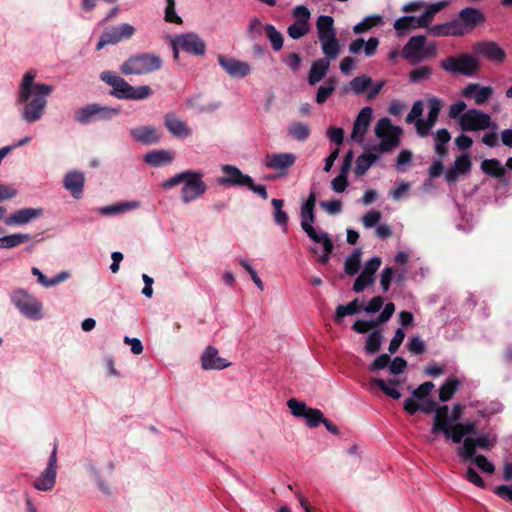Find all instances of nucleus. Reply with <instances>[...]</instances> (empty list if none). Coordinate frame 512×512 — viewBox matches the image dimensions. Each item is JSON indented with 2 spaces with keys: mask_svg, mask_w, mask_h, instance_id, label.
I'll list each match as a JSON object with an SVG mask.
<instances>
[{
  "mask_svg": "<svg viewBox=\"0 0 512 512\" xmlns=\"http://www.w3.org/2000/svg\"><path fill=\"white\" fill-rule=\"evenodd\" d=\"M461 443H463V445L456 449L457 455L463 462H471L477 456L476 450L478 449L474 438L465 437Z\"/></svg>",
  "mask_w": 512,
  "mask_h": 512,
  "instance_id": "32",
  "label": "nucleus"
},
{
  "mask_svg": "<svg viewBox=\"0 0 512 512\" xmlns=\"http://www.w3.org/2000/svg\"><path fill=\"white\" fill-rule=\"evenodd\" d=\"M451 135L445 128L439 129L435 135V153L440 157L444 158L448 154V148L446 144L450 141Z\"/></svg>",
  "mask_w": 512,
  "mask_h": 512,
  "instance_id": "41",
  "label": "nucleus"
},
{
  "mask_svg": "<svg viewBox=\"0 0 512 512\" xmlns=\"http://www.w3.org/2000/svg\"><path fill=\"white\" fill-rule=\"evenodd\" d=\"M174 38L176 40V45L181 47V50L186 53L195 56H203L206 52L205 41L196 33L190 32L180 34Z\"/></svg>",
  "mask_w": 512,
  "mask_h": 512,
  "instance_id": "14",
  "label": "nucleus"
},
{
  "mask_svg": "<svg viewBox=\"0 0 512 512\" xmlns=\"http://www.w3.org/2000/svg\"><path fill=\"white\" fill-rule=\"evenodd\" d=\"M119 113V108L92 103L75 111L74 119L80 124H88L96 120H111Z\"/></svg>",
  "mask_w": 512,
  "mask_h": 512,
  "instance_id": "4",
  "label": "nucleus"
},
{
  "mask_svg": "<svg viewBox=\"0 0 512 512\" xmlns=\"http://www.w3.org/2000/svg\"><path fill=\"white\" fill-rule=\"evenodd\" d=\"M173 160V156L166 150H157L148 152L144 156V161L154 167L169 164Z\"/></svg>",
  "mask_w": 512,
  "mask_h": 512,
  "instance_id": "36",
  "label": "nucleus"
},
{
  "mask_svg": "<svg viewBox=\"0 0 512 512\" xmlns=\"http://www.w3.org/2000/svg\"><path fill=\"white\" fill-rule=\"evenodd\" d=\"M32 239L30 234L15 233L7 236L0 237V248L10 249L20 244L28 242Z\"/></svg>",
  "mask_w": 512,
  "mask_h": 512,
  "instance_id": "42",
  "label": "nucleus"
},
{
  "mask_svg": "<svg viewBox=\"0 0 512 512\" xmlns=\"http://www.w3.org/2000/svg\"><path fill=\"white\" fill-rule=\"evenodd\" d=\"M288 132L297 141H305L309 137L311 130L307 124L294 122L289 126Z\"/></svg>",
  "mask_w": 512,
  "mask_h": 512,
  "instance_id": "51",
  "label": "nucleus"
},
{
  "mask_svg": "<svg viewBox=\"0 0 512 512\" xmlns=\"http://www.w3.org/2000/svg\"><path fill=\"white\" fill-rule=\"evenodd\" d=\"M434 388V384L430 381L424 382L419 385L416 389L413 390L412 395L415 400H423L428 399L427 397L430 395Z\"/></svg>",
  "mask_w": 512,
  "mask_h": 512,
  "instance_id": "61",
  "label": "nucleus"
},
{
  "mask_svg": "<svg viewBox=\"0 0 512 512\" xmlns=\"http://www.w3.org/2000/svg\"><path fill=\"white\" fill-rule=\"evenodd\" d=\"M362 251L360 248H356L352 254L345 260V273L353 276L358 273L361 265Z\"/></svg>",
  "mask_w": 512,
  "mask_h": 512,
  "instance_id": "48",
  "label": "nucleus"
},
{
  "mask_svg": "<svg viewBox=\"0 0 512 512\" xmlns=\"http://www.w3.org/2000/svg\"><path fill=\"white\" fill-rule=\"evenodd\" d=\"M426 37L419 35L411 37L403 48V57L406 59H419V52L423 49Z\"/></svg>",
  "mask_w": 512,
  "mask_h": 512,
  "instance_id": "31",
  "label": "nucleus"
},
{
  "mask_svg": "<svg viewBox=\"0 0 512 512\" xmlns=\"http://www.w3.org/2000/svg\"><path fill=\"white\" fill-rule=\"evenodd\" d=\"M319 41L321 43L322 51L325 55L323 59L331 61L339 55L340 45L338 39L336 38V35H331L328 38Z\"/></svg>",
  "mask_w": 512,
  "mask_h": 512,
  "instance_id": "35",
  "label": "nucleus"
},
{
  "mask_svg": "<svg viewBox=\"0 0 512 512\" xmlns=\"http://www.w3.org/2000/svg\"><path fill=\"white\" fill-rule=\"evenodd\" d=\"M455 23L459 24L461 36H464L473 31L477 26L486 22L485 15L477 8L466 7L462 9L456 19Z\"/></svg>",
  "mask_w": 512,
  "mask_h": 512,
  "instance_id": "10",
  "label": "nucleus"
},
{
  "mask_svg": "<svg viewBox=\"0 0 512 512\" xmlns=\"http://www.w3.org/2000/svg\"><path fill=\"white\" fill-rule=\"evenodd\" d=\"M131 137L144 145L157 144L161 140V133L153 126H140L130 130Z\"/></svg>",
  "mask_w": 512,
  "mask_h": 512,
  "instance_id": "21",
  "label": "nucleus"
},
{
  "mask_svg": "<svg viewBox=\"0 0 512 512\" xmlns=\"http://www.w3.org/2000/svg\"><path fill=\"white\" fill-rule=\"evenodd\" d=\"M140 206L138 201H126L100 208L98 211L102 215H115L125 211L136 209Z\"/></svg>",
  "mask_w": 512,
  "mask_h": 512,
  "instance_id": "38",
  "label": "nucleus"
},
{
  "mask_svg": "<svg viewBox=\"0 0 512 512\" xmlns=\"http://www.w3.org/2000/svg\"><path fill=\"white\" fill-rule=\"evenodd\" d=\"M440 67L454 74H462L465 76L474 75L478 69V61L469 54H460L457 57H448L440 62Z\"/></svg>",
  "mask_w": 512,
  "mask_h": 512,
  "instance_id": "7",
  "label": "nucleus"
},
{
  "mask_svg": "<svg viewBox=\"0 0 512 512\" xmlns=\"http://www.w3.org/2000/svg\"><path fill=\"white\" fill-rule=\"evenodd\" d=\"M264 26L265 25L262 24L259 18H252L246 31L247 37L255 39L257 36H260L264 30Z\"/></svg>",
  "mask_w": 512,
  "mask_h": 512,
  "instance_id": "64",
  "label": "nucleus"
},
{
  "mask_svg": "<svg viewBox=\"0 0 512 512\" xmlns=\"http://www.w3.org/2000/svg\"><path fill=\"white\" fill-rule=\"evenodd\" d=\"M64 187L72 196L76 199H79L82 196L85 177L84 174L80 171H71L68 172L64 177Z\"/></svg>",
  "mask_w": 512,
  "mask_h": 512,
  "instance_id": "24",
  "label": "nucleus"
},
{
  "mask_svg": "<svg viewBox=\"0 0 512 512\" xmlns=\"http://www.w3.org/2000/svg\"><path fill=\"white\" fill-rule=\"evenodd\" d=\"M315 205H316V192L311 190L305 203L301 206L300 217L301 227L308 237L313 241H318L317 236L320 235L314 227L313 223L316 220L315 217Z\"/></svg>",
  "mask_w": 512,
  "mask_h": 512,
  "instance_id": "9",
  "label": "nucleus"
},
{
  "mask_svg": "<svg viewBox=\"0 0 512 512\" xmlns=\"http://www.w3.org/2000/svg\"><path fill=\"white\" fill-rule=\"evenodd\" d=\"M420 401L421 403H418L415 399L408 398L405 400L403 408L410 415H413L418 411H421L427 415L433 412L435 413L438 405L436 401L430 398Z\"/></svg>",
  "mask_w": 512,
  "mask_h": 512,
  "instance_id": "25",
  "label": "nucleus"
},
{
  "mask_svg": "<svg viewBox=\"0 0 512 512\" xmlns=\"http://www.w3.org/2000/svg\"><path fill=\"white\" fill-rule=\"evenodd\" d=\"M351 90L356 94L360 95L364 93L372 85V79L369 76L361 75L354 77L349 82Z\"/></svg>",
  "mask_w": 512,
  "mask_h": 512,
  "instance_id": "52",
  "label": "nucleus"
},
{
  "mask_svg": "<svg viewBox=\"0 0 512 512\" xmlns=\"http://www.w3.org/2000/svg\"><path fill=\"white\" fill-rule=\"evenodd\" d=\"M287 406L290 408L291 413L296 417H306L310 407H307L304 402L291 398L287 401Z\"/></svg>",
  "mask_w": 512,
  "mask_h": 512,
  "instance_id": "59",
  "label": "nucleus"
},
{
  "mask_svg": "<svg viewBox=\"0 0 512 512\" xmlns=\"http://www.w3.org/2000/svg\"><path fill=\"white\" fill-rule=\"evenodd\" d=\"M324 415L321 410L316 408H310L306 414V422L310 428H316L320 423L324 421Z\"/></svg>",
  "mask_w": 512,
  "mask_h": 512,
  "instance_id": "60",
  "label": "nucleus"
},
{
  "mask_svg": "<svg viewBox=\"0 0 512 512\" xmlns=\"http://www.w3.org/2000/svg\"><path fill=\"white\" fill-rule=\"evenodd\" d=\"M37 72L27 71L19 86L18 102L24 103L22 118L33 123L38 121L44 114L47 106V97L53 92V86L45 83H36Z\"/></svg>",
  "mask_w": 512,
  "mask_h": 512,
  "instance_id": "1",
  "label": "nucleus"
},
{
  "mask_svg": "<svg viewBox=\"0 0 512 512\" xmlns=\"http://www.w3.org/2000/svg\"><path fill=\"white\" fill-rule=\"evenodd\" d=\"M225 176L218 179L220 185L246 186L252 184V178L243 174L239 168L233 165L222 166Z\"/></svg>",
  "mask_w": 512,
  "mask_h": 512,
  "instance_id": "16",
  "label": "nucleus"
},
{
  "mask_svg": "<svg viewBox=\"0 0 512 512\" xmlns=\"http://www.w3.org/2000/svg\"><path fill=\"white\" fill-rule=\"evenodd\" d=\"M466 98H474L477 105L486 103L493 95V89L490 86H480L478 83L468 84L462 91Z\"/></svg>",
  "mask_w": 512,
  "mask_h": 512,
  "instance_id": "23",
  "label": "nucleus"
},
{
  "mask_svg": "<svg viewBox=\"0 0 512 512\" xmlns=\"http://www.w3.org/2000/svg\"><path fill=\"white\" fill-rule=\"evenodd\" d=\"M13 305L27 318L40 319L42 317L41 303L25 289H17L10 295Z\"/></svg>",
  "mask_w": 512,
  "mask_h": 512,
  "instance_id": "6",
  "label": "nucleus"
},
{
  "mask_svg": "<svg viewBox=\"0 0 512 512\" xmlns=\"http://www.w3.org/2000/svg\"><path fill=\"white\" fill-rule=\"evenodd\" d=\"M330 67V61L326 59H318L314 61L310 67L308 74V84L315 85L320 82L327 74Z\"/></svg>",
  "mask_w": 512,
  "mask_h": 512,
  "instance_id": "29",
  "label": "nucleus"
},
{
  "mask_svg": "<svg viewBox=\"0 0 512 512\" xmlns=\"http://www.w3.org/2000/svg\"><path fill=\"white\" fill-rule=\"evenodd\" d=\"M264 31L266 33L267 38L269 39L272 48L275 51H279L283 47V36L282 34L275 28L272 24H266L264 26Z\"/></svg>",
  "mask_w": 512,
  "mask_h": 512,
  "instance_id": "49",
  "label": "nucleus"
},
{
  "mask_svg": "<svg viewBox=\"0 0 512 512\" xmlns=\"http://www.w3.org/2000/svg\"><path fill=\"white\" fill-rule=\"evenodd\" d=\"M361 309H363V305L357 298L349 302L347 305H339L336 308L334 321L335 323L340 324L344 317L348 315H355Z\"/></svg>",
  "mask_w": 512,
  "mask_h": 512,
  "instance_id": "34",
  "label": "nucleus"
},
{
  "mask_svg": "<svg viewBox=\"0 0 512 512\" xmlns=\"http://www.w3.org/2000/svg\"><path fill=\"white\" fill-rule=\"evenodd\" d=\"M377 159L378 155L373 153H363L358 156L354 169L356 176H363Z\"/></svg>",
  "mask_w": 512,
  "mask_h": 512,
  "instance_id": "43",
  "label": "nucleus"
},
{
  "mask_svg": "<svg viewBox=\"0 0 512 512\" xmlns=\"http://www.w3.org/2000/svg\"><path fill=\"white\" fill-rule=\"evenodd\" d=\"M201 97L199 95L193 96L187 100V106L191 109L196 110L198 113L212 112L219 107L217 103L202 104L200 102Z\"/></svg>",
  "mask_w": 512,
  "mask_h": 512,
  "instance_id": "53",
  "label": "nucleus"
},
{
  "mask_svg": "<svg viewBox=\"0 0 512 512\" xmlns=\"http://www.w3.org/2000/svg\"><path fill=\"white\" fill-rule=\"evenodd\" d=\"M100 79L112 87L110 95L118 99L143 100L149 98L153 91L150 86L133 87L124 78L112 71H103Z\"/></svg>",
  "mask_w": 512,
  "mask_h": 512,
  "instance_id": "2",
  "label": "nucleus"
},
{
  "mask_svg": "<svg viewBox=\"0 0 512 512\" xmlns=\"http://www.w3.org/2000/svg\"><path fill=\"white\" fill-rule=\"evenodd\" d=\"M373 110L371 107H364L358 114L352 130V138L360 136L361 138L366 133L368 126L372 119Z\"/></svg>",
  "mask_w": 512,
  "mask_h": 512,
  "instance_id": "28",
  "label": "nucleus"
},
{
  "mask_svg": "<svg viewBox=\"0 0 512 512\" xmlns=\"http://www.w3.org/2000/svg\"><path fill=\"white\" fill-rule=\"evenodd\" d=\"M429 112L427 115V120L430 125H435L441 111L442 102L438 98H431L428 101Z\"/></svg>",
  "mask_w": 512,
  "mask_h": 512,
  "instance_id": "58",
  "label": "nucleus"
},
{
  "mask_svg": "<svg viewBox=\"0 0 512 512\" xmlns=\"http://www.w3.org/2000/svg\"><path fill=\"white\" fill-rule=\"evenodd\" d=\"M316 239L318 241H314L315 243L323 245V254L320 256L319 262L321 264H327L334 249L333 241L330 239L328 233L324 231H321L320 235L317 236Z\"/></svg>",
  "mask_w": 512,
  "mask_h": 512,
  "instance_id": "45",
  "label": "nucleus"
},
{
  "mask_svg": "<svg viewBox=\"0 0 512 512\" xmlns=\"http://www.w3.org/2000/svg\"><path fill=\"white\" fill-rule=\"evenodd\" d=\"M316 28L319 40L328 38L329 36L336 35L334 28V19L328 15H321L316 21Z\"/></svg>",
  "mask_w": 512,
  "mask_h": 512,
  "instance_id": "33",
  "label": "nucleus"
},
{
  "mask_svg": "<svg viewBox=\"0 0 512 512\" xmlns=\"http://www.w3.org/2000/svg\"><path fill=\"white\" fill-rule=\"evenodd\" d=\"M475 51L491 62L502 63L506 58L505 51L493 41H483L475 45Z\"/></svg>",
  "mask_w": 512,
  "mask_h": 512,
  "instance_id": "19",
  "label": "nucleus"
},
{
  "mask_svg": "<svg viewBox=\"0 0 512 512\" xmlns=\"http://www.w3.org/2000/svg\"><path fill=\"white\" fill-rule=\"evenodd\" d=\"M201 365L204 370H222L231 366V363L219 356L218 349L208 346L201 355Z\"/></svg>",
  "mask_w": 512,
  "mask_h": 512,
  "instance_id": "17",
  "label": "nucleus"
},
{
  "mask_svg": "<svg viewBox=\"0 0 512 512\" xmlns=\"http://www.w3.org/2000/svg\"><path fill=\"white\" fill-rule=\"evenodd\" d=\"M460 386V381L456 377H449L439 388V399L442 402L451 400Z\"/></svg>",
  "mask_w": 512,
  "mask_h": 512,
  "instance_id": "37",
  "label": "nucleus"
},
{
  "mask_svg": "<svg viewBox=\"0 0 512 512\" xmlns=\"http://www.w3.org/2000/svg\"><path fill=\"white\" fill-rule=\"evenodd\" d=\"M203 176L200 171L187 170V177L181 189V201L184 204H188L206 193L207 185L203 181Z\"/></svg>",
  "mask_w": 512,
  "mask_h": 512,
  "instance_id": "8",
  "label": "nucleus"
},
{
  "mask_svg": "<svg viewBox=\"0 0 512 512\" xmlns=\"http://www.w3.org/2000/svg\"><path fill=\"white\" fill-rule=\"evenodd\" d=\"M491 117L477 109H469L459 120V126L463 131H480L489 128Z\"/></svg>",
  "mask_w": 512,
  "mask_h": 512,
  "instance_id": "11",
  "label": "nucleus"
},
{
  "mask_svg": "<svg viewBox=\"0 0 512 512\" xmlns=\"http://www.w3.org/2000/svg\"><path fill=\"white\" fill-rule=\"evenodd\" d=\"M383 341L382 330H374L372 331L365 342V351L367 354H375L380 350L381 344Z\"/></svg>",
  "mask_w": 512,
  "mask_h": 512,
  "instance_id": "46",
  "label": "nucleus"
},
{
  "mask_svg": "<svg viewBox=\"0 0 512 512\" xmlns=\"http://www.w3.org/2000/svg\"><path fill=\"white\" fill-rule=\"evenodd\" d=\"M57 473V443L54 444L53 451L48 459L47 467L42 474L35 480L34 487L40 491L51 490L56 483Z\"/></svg>",
  "mask_w": 512,
  "mask_h": 512,
  "instance_id": "12",
  "label": "nucleus"
},
{
  "mask_svg": "<svg viewBox=\"0 0 512 512\" xmlns=\"http://www.w3.org/2000/svg\"><path fill=\"white\" fill-rule=\"evenodd\" d=\"M450 415V409L447 405H437L435 415L433 418V424L431 428V432L434 435H438L440 431H447L446 426L441 421V417Z\"/></svg>",
  "mask_w": 512,
  "mask_h": 512,
  "instance_id": "47",
  "label": "nucleus"
},
{
  "mask_svg": "<svg viewBox=\"0 0 512 512\" xmlns=\"http://www.w3.org/2000/svg\"><path fill=\"white\" fill-rule=\"evenodd\" d=\"M135 33V28L127 23L120 24L116 27L106 30L100 37L97 43V50H101L106 45L117 44L123 39H129Z\"/></svg>",
  "mask_w": 512,
  "mask_h": 512,
  "instance_id": "13",
  "label": "nucleus"
},
{
  "mask_svg": "<svg viewBox=\"0 0 512 512\" xmlns=\"http://www.w3.org/2000/svg\"><path fill=\"white\" fill-rule=\"evenodd\" d=\"M383 19L380 15H372L366 17L363 21L359 22L353 27L355 34H361L369 31L371 28L382 24Z\"/></svg>",
  "mask_w": 512,
  "mask_h": 512,
  "instance_id": "50",
  "label": "nucleus"
},
{
  "mask_svg": "<svg viewBox=\"0 0 512 512\" xmlns=\"http://www.w3.org/2000/svg\"><path fill=\"white\" fill-rule=\"evenodd\" d=\"M43 214L42 208H22L5 217L8 226H22Z\"/></svg>",
  "mask_w": 512,
  "mask_h": 512,
  "instance_id": "18",
  "label": "nucleus"
},
{
  "mask_svg": "<svg viewBox=\"0 0 512 512\" xmlns=\"http://www.w3.org/2000/svg\"><path fill=\"white\" fill-rule=\"evenodd\" d=\"M402 129L394 126L391 120L387 117L378 120L375 126V135L381 139L379 149L381 152H389L399 145V136Z\"/></svg>",
  "mask_w": 512,
  "mask_h": 512,
  "instance_id": "5",
  "label": "nucleus"
},
{
  "mask_svg": "<svg viewBox=\"0 0 512 512\" xmlns=\"http://www.w3.org/2000/svg\"><path fill=\"white\" fill-rule=\"evenodd\" d=\"M309 29V23L295 21L288 27L287 33L289 37L297 40L305 36L309 32Z\"/></svg>",
  "mask_w": 512,
  "mask_h": 512,
  "instance_id": "54",
  "label": "nucleus"
},
{
  "mask_svg": "<svg viewBox=\"0 0 512 512\" xmlns=\"http://www.w3.org/2000/svg\"><path fill=\"white\" fill-rule=\"evenodd\" d=\"M296 156L293 153H273L266 155L265 165L276 171H285L294 165Z\"/></svg>",
  "mask_w": 512,
  "mask_h": 512,
  "instance_id": "22",
  "label": "nucleus"
},
{
  "mask_svg": "<svg viewBox=\"0 0 512 512\" xmlns=\"http://www.w3.org/2000/svg\"><path fill=\"white\" fill-rule=\"evenodd\" d=\"M472 167L471 158L468 154H463L461 156H458L453 166H451L446 172H445V180L448 184H454L457 180L459 175L467 174Z\"/></svg>",
  "mask_w": 512,
  "mask_h": 512,
  "instance_id": "20",
  "label": "nucleus"
},
{
  "mask_svg": "<svg viewBox=\"0 0 512 512\" xmlns=\"http://www.w3.org/2000/svg\"><path fill=\"white\" fill-rule=\"evenodd\" d=\"M393 27L398 32H406L408 30L415 29V28H417L416 17H414V16L400 17L394 22Z\"/></svg>",
  "mask_w": 512,
  "mask_h": 512,
  "instance_id": "57",
  "label": "nucleus"
},
{
  "mask_svg": "<svg viewBox=\"0 0 512 512\" xmlns=\"http://www.w3.org/2000/svg\"><path fill=\"white\" fill-rule=\"evenodd\" d=\"M477 447L482 450H490L497 443V436L492 434H485L474 438Z\"/></svg>",
  "mask_w": 512,
  "mask_h": 512,
  "instance_id": "62",
  "label": "nucleus"
},
{
  "mask_svg": "<svg viewBox=\"0 0 512 512\" xmlns=\"http://www.w3.org/2000/svg\"><path fill=\"white\" fill-rule=\"evenodd\" d=\"M338 84V80L336 77H329L326 79L324 85L319 86L315 101L317 104H323L327 101V99L333 94L335 88Z\"/></svg>",
  "mask_w": 512,
  "mask_h": 512,
  "instance_id": "39",
  "label": "nucleus"
},
{
  "mask_svg": "<svg viewBox=\"0 0 512 512\" xmlns=\"http://www.w3.org/2000/svg\"><path fill=\"white\" fill-rule=\"evenodd\" d=\"M481 170L492 177L502 178L506 170L498 159H485L481 163Z\"/></svg>",
  "mask_w": 512,
  "mask_h": 512,
  "instance_id": "40",
  "label": "nucleus"
},
{
  "mask_svg": "<svg viewBox=\"0 0 512 512\" xmlns=\"http://www.w3.org/2000/svg\"><path fill=\"white\" fill-rule=\"evenodd\" d=\"M272 206L274 207V213H273V219L274 222L282 226L284 228V231H287V225H288V215L287 213L282 209L284 205V201L282 199H272L271 201Z\"/></svg>",
  "mask_w": 512,
  "mask_h": 512,
  "instance_id": "44",
  "label": "nucleus"
},
{
  "mask_svg": "<svg viewBox=\"0 0 512 512\" xmlns=\"http://www.w3.org/2000/svg\"><path fill=\"white\" fill-rule=\"evenodd\" d=\"M371 385L377 386L386 396L392 399H399L401 397V393L395 387H391L387 384L386 381L379 378H373L371 380Z\"/></svg>",
  "mask_w": 512,
  "mask_h": 512,
  "instance_id": "55",
  "label": "nucleus"
},
{
  "mask_svg": "<svg viewBox=\"0 0 512 512\" xmlns=\"http://www.w3.org/2000/svg\"><path fill=\"white\" fill-rule=\"evenodd\" d=\"M459 24L451 20L446 23L437 24L429 28L428 33L434 37L461 36Z\"/></svg>",
  "mask_w": 512,
  "mask_h": 512,
  "instance_id": "30",
  "label": "nucleus"
},
{
  "mask_svg": "<svg viewBox=\"0 0 512 512\" xmlns=\"http://www.w3.org/2000/svg\"><path fill=\"white\" fill-rule=\"evenodd\" d=\"M382 213L379 210H370L362 217V224L365 228L375 227L381 220Z\"/></svg>",
  "mask_w": 512,
  "mask_h": 512,
  "instance_id": "63",
  "label": "nucleus"
},
{
  "mask_svg": "<svg viewBox=\"0 0 512 512\" xmlns=\"http://www.w3.org/2000/svg\"><path fill=\"white\" fill-rule=\"evenodd\" d=\"M162 60L153 53H139L129 57L120 66L124 75H146L159 70Z\"/></svg>",
  "mask_w": 512,
  "mask_h": 512,
  "instance_id": "3",
  "label": "nucleus"
},
{
  "mask_svg": "<svg viewBox=\"0 0 512 512\" xmlns=\"http://www.w3.org/2000/svg\"><path fill=\"white\" fill-rule=\"evenodd\" d=\"M164 125L168 131L177 137H186L191 134V129L186 123L178 119L174 114L168 113L164 117Z\"/></svg>",
  "mask_w": 512,
  "mask_h": 512,
  "instance_id": "27",
  "label": "nucleus"
},
{
  "mask_svg": "<svg viewBox=\"0 0 512 512\" xmlns=\"http://www.w3.org/2000/svg\"><path fill=\"white\" fill-rule=\"evenodd\" d=\"M432 75V69L429 66H422L409 72V80L411 83H420L428 80Z\"/></svg>",
  "mask_w": 512,
  "mask_h": 512,
  "instance_id": "56",
  "label": "nucleus"
},
{
  "mask_svg": "<svg viewBox=\"0 0 512 512\" xmlns=\"http://www.w3.org/2000/svg\"><path fill=\"white\" fill-rule=\"evenodd\" d=\"M217 62L222 69L233 78H244L251 72V67L247 62H243L232 57L218 55Z\"/></svg>",
  "mask_w": 512,
  "mask_h": 512,
  "instance_id": "15",
  "label": "nucleus"
},
{
  "mask_svg": "<svg viewBox=\"0 0 512 512\" xmlns=\"http://www.w3.org/2000/svg\"><path fill=\"white\" fill-rule=\"evenodd\" d=\"M452 431L453 432L449 433L447 439H451L455 444H460L465 437L477 434V426L475 422H458L453 425Z\"/></svg>",
  "mask_w": 512,
  "mask_h": 512,
  "instance_id": "26",
  "label": "nucleus"
}]
</instances>
